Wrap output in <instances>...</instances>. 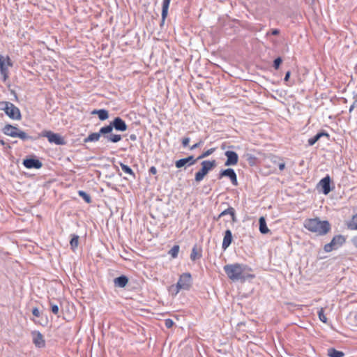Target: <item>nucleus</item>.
<instances>
[{
	"instance_id": "28",
	"label": "nucleus",
	"mask_w": 357,
	"mask_h": 357,
	"mask_svg": "<svg viewBox=\"0 0 357 357\" xmlns=\"http://www.w3.org/2000/svg\"><path fill=\"white\" fill-rule=\"evenodd\" d=\"M78 195L82 197L87 204H90L92 202L90 195L83 190H79Z\"/></svg>"
},
{
	"instance_id": "56",
	"label": "nucleus",
	"mask_w": 357,
	"mask_h": 357,
	"mask_svg": "<svg viewBox=\"0 0 357 357\" xmlns=\"http://www.w3.org/2000/svg\"><path fill=\"white\" fill-rule=\"evenodd\" d=\"M0 144L2 145H5L6 143L4 142L3 140L1 139V140H0Z\"/></svg>"
},
{
	"instance_id": "17",
	"label": "nucleus",
	"mask_w": 357,
	"mask_h": 357,
	"mask_svg": "<svg viewBox=\"0 0 357 357\" xmlns=\"http://www.w3.org/2000/svg\"><path fill=\"white\" fill-rule=\"evenodd\" d=\"M171 0H163L162 6V13H161V23L160 26H162L165 23V19L168 15V9Z\"/></svg>"
},
{
	"instance_id": "29",
	"label": "nucleus",
	"mask_w": 357,
	"mask_h": 357,
	"mask_svg": "<svg viewBox=\"0 0 357 357\" xmlns=\"http://www.w3.org/2000/svg\"><path fill=\"white\" fill-rule=\"evenodd\" d=\"M202 257V254L197 252V248L196 246L193 247L192 249V252L190 254V259L192 261H195Z\"/></svg>"
},
{
	"instance_id": "24",
	"label": "nucleus",
	"mask_w": 357,
	"mask_h": 357,
	"mask_svg": "<svg viewBox=\"0 0 357 357\" xmlns=\"http://www.w3.org/2000/svg\"><path fill=\"white\" fill-rule=\"evenodd\" d=\"M327 354L329 357H343L344 353L341 351H337L335 348H329L327 350Z\"/></svg>"
},
{
	"instance_id": "21",
	"label": "nucleus",
	"mask_w": 357,
	"mask_h": 357,
	"mask_svg": "<svg viewBox=\"0 0 357 357\" xmlns=\"http://www.w3.org/2000/svg\"><path fill=\"white\" fill-rule=\"evenodd\" d=\"M16 137H19L20 139H21L24 141L28 140V139L34 141L39 138V135L37 137H33V136L28 135L25 132L20 130L19 132H17V133L16 135Z\"/></svg>"
},
{
	"instance_id": "4",
	"label": "nucleus",
	"mask_w": 357,
	"mask_h": 357,
	"mask_svg": "<svg viewBox=\"0 0 357 357\" xmlns=\"http://www.w3.org/2000/svg\"><path fill=\"white\" fill-rule=\"evenodd\" d=\"M216 165L215 160L202 161L201 162V169L195 175V181L197 183L202 181L208 172L216 167Z\"/></svg>"
},
{
	"instance_id": "20",
	"label": "nucleus",
	"mask_w": 357,
	"mask_h": 357,
	"mask_svg": "<svg viewBox=\"0 0 357 357\" xmlns=\"http://www.w3.org/2000/svg\"><path fill=\"white\" fill-rule=\"evenodd\" d=\"M259 231L263 234H266L269 232V229L267 227L266 219L264 217H260L259 219Z\"/></svg>"
},
{
	"instance_id": "51",
	"label": "nucleus",
	"mask_w": 357,
	"mask_h": 357,
	"mask_svg": "<svg viewBox=\"0 0 357 357\" xmlns=\"http://www.w3.org/2000/svg\"><path fill=\"white\" fill-rule=\"evenodd\" d=\"M280 33V30L278 29H273L271 30V34L273 36H277Z\"/></svg>"
},
{
	"instance_id": "5",
	"label": "nucleus",
	"mask_w": 357,
	"mask_h": 357,
	"mask_svg": "<svg viewBox=\"0 0 357 357\" xmlns=\"http://www.w3.org/2000/svg\"><path fill=\"white\" fill-rule=\"evenodd\" d=\"M40 137H47L48 142L56 145H65L66 144L63 137L59 133H54L50 130H43L39 134Z\"/></svg>"
},
{
	"instance_id": "45",
	"label": "nucleus",
	"mask_w": 357,
	"mask_h": 357,
	"mask_svg": "<svg viewBox=\"0 0 357 357\" xmlns=\"http://www.w3.org/2000/svg\"><path fill=\"white\" fill-rule=\"evenodd\" d=\"M229 215H231L232 222H237V218H236V211H235V209L234 208H232V212H231Z\"/></svg>"
},
{
	"instance_id": "39",
	"label": "nucleus",
	"mask_w": 357,
	"mask_h": 357,
	"mask_svg": "<svg viewBox=\"0 0 357 357\" xmlns=\"http://www.w3.org/2000/svg\"><path fill=\"white\" fill-rule=\"evenodd\" d=\"M203 143H204L203 140L199 139L198 142H197L196 144H193L192 146L190 147V150L192 151V150H195L196 149L201 147L202 146Z\"/></svg>"
},
{
	"instance_id": "9",
	"label": "nucleus",
	"mask_w": 357,
	"mask_h": 357,
	"mask_svg": "<svg viewBox=\"0 0 357 357\" xmlns=\"http://www.w3.org/2000/svg\"><path fill=\"white\" fill-rule=\"evenodd\" d=\"M6 114L10 119L14 120H21L22 115L20 109L16 107L12 102L10 103V105L8 107H5Z\"/></svg>"
},
{
	"instance_id": "43",
	"label": "nucleus",
	"mask_w": 357,
	"mask_h": 357,
	"mask_svg": "<svg viewBox=\"0 0 357 357\" xmlns=\"http://www.w3.org/2000/svg\"><path fill=\"white\" fill-rule=\"evenodd\" d=\"M190 141V139L189 137H183L181 139V143H182L183 147H184V148L187 147L189 145Z\"/></svg>"
},
{
	"instance_id": "41",
	"label": "nucleus",
	"mask_w": 357,
	"mask_h": 357,
	"mask_svg": "<svg viewBox=\"0 0 357 357\" xmlns=\"http://www.w3.org/2000/svg\"><path fill=\"white\" fill-rule=\"evenodd\" d=\"M10 102L2 101L0 102V110L6 111L5 107H8L10 105Z\"/></svg>"
},
{
	"instance_id": "46",
	"label": "nucleus",
	"mask_w": 357,
	"mask_h": 357,
	"mask_svg": "<svg viewBox=\"0 0 357 357\" xmlns=\"http://www.w3.org/2000/svg\"><path fill=\"white\" fill-rule=\"evenodd\" d=\"M32 314H33V316H35L36 317H39L40 315V312L38 308H37V307L33 308Z\"/></svg>"
},
{
	"instance_id": "49",
	"label": "nucleus",
	"mask_w": 357,
	"mask_h": 357,
	"mask_svg": "<svg viewBox=\"0 0 357 357\" xmlns=\"http://www.w3.org/2000/svg\"><path fill=\"white\" fill-rule=\"evenodd\" d=\"M353 245L357 248V236H354L351 240Z\"/></svg>"
},
{
	"instance_id": "50",
	"label": "nucleus",
	"mask_w": 357,
	"mask_h": 357,
	"mask_svg": "<svg viewBox=\"0 0 357 357\" xmlns=\"http://www.w3.org/2000/svg\"><path fill=\"white\" fill-rule=\"evenodd\" d=\"M290 75H291V72L289 70L285 74V76H284V82L289 81V79L290 78Z\"/></svg>"
},
{
	"instance_id": "6",
	"label": "nucleus",
	"mask_w": 357,
	"mask_h": 357,
	"mask_svg": "<svg viewBox=\"0 0 357 357\" xmlns=\"http://www.w3.org/2000/svg\"><path fill=\"white\" fill-rule=\"evenodd\" d=\"M105 127L107 134L111 133L114 128L116 130L121 132L126 131L128 128V126L126 125L125 121L119 116L115 117L114 119L110 122L109 125H107Z\"/></svg>"
},
{
	"instance_id": "2",
	"label": "nucleus",
	"mask_w": 357,
	"mask_h": 357,
	"mask_svg": "<svg viewBox=\"0 0 357 357\" xmlns=\"http://www.w3.org/2000/svg\"><path fill=\"white\" fill-rule=\"evenodd\" d=\"M223 268L227 277L233 281L241 280V282H244L247 278H253L255 277L254 275L251 274L245 276L243 272L245 266L241 264H227Z\"/></svg>"
},
{
	"instance_id": "38",
	"label": "nucleus",
	"mask_w": 357,
	"mask_h": 357,
	"mask_svg": "<svg viewBox=\"0 0 357 357\" xmlns=\"http://www.w3.org/2000/svg\"><path fill=\"white\" fill-rule=\"evenodd\" d=\"M319 136L316 134L313 137H311L308 139V144L310 146H313L318 140H319Z\"/></svg>"
},
{
	"instance_id": "15",
	"label": "nucleus",
	"mask_w": 357,
	"mask_h": 357,
	"mask_svg": "<svg viewBox=\"0 0 357 357\" xmlns=\"http://www.w3.org/2000/svg\"><path fill=\"white\" fill-rule=\"evenodd\" d=\"M233 240L232 233L230 229H227L225 231L224 238L222 244V248L225 250L231 245Z\"/></svg>"
},
{
	"instance_id": "12",
	"label": "nucleus",
	"mask_w": 357,
	"mask_h": 357,
	"mask_svg": "<svg viewBox=\"0 0 357 357\" xmlns=\"http://www.w3.org/2000/svg\"><path fill=\"white\" fill-rule=\"evenodd\" d=\"M105 134H107V132L105 127L103 126L100 129L98 132H92L89 134L88 137L84 139V142L85 143L90 142H98L100 137L102 136L104 137Z\"/></svg>"
},
{
	"instance_id": "52",
	"label": "nucleus",
	"mask_w": 357,
	"mask_h": 357,
	"mask_svg": "<svg viewBox=\"0 0 357 357\" xmlns=\"http://www.w3.org/2000/svg\"><path fill=\"white\" fill-rule=\"evenodd\" d=\"M129 137H130V139L132 141L137 140V135L135 134H131Z\"/></svg>"
},
{
	"instance_id": "30",
	"label": "nucleus",
	"mask_w": 357,
	"mask_h": 357,
	"mask_svg": "<svg viewBox=\"0 0 357 357\" xmlns=\"http://www.w3.org/2000/svg\"><path fill=\"white\" fill-rule=\"evenodd\" d=\"M215 151V148L209 149L206 150V151L203 152L201 155H199L197 158V160H201V159L205 158L211 155Z\"/></svg>"
},
{
	"instance_id": "31",
	"label": "nucleus",
	"mask_w": 357,
	"mask_h": 357,
	"mask_svg": "<svg viewBox=\"0 0 357 357\" xmlns=\"http://www.w3.org/2000/svg\"><path fill=\"white\" fill-rule=\"evenodd\" d=\"M273 163L278 166L280 171H283L285 168V162L282 159L275 158V160H273Z\"/></svg>"
},
{
	"instance_id": "11",
	"label": "nucleus",
	"mask_w": 357,
	"mask_h": 357,
	"mask_svg": "<svg viewBox=\"0 0 357 357\" xmlns=\"http://www.w3.org/2000/svg\"><path fill=\"white\" fill-rule=\"evenodd\" d=\"M22 164L27 169H40L43 166V163L36 158H27Z\"/></svg>"
},
{
	"instance_id": "53",
	"label": "nucleus",
	"mask_w": 357,
	"mask_h": 357,
	"mask_svg": "<svg viewBox=\"0 0 357 357\" xmlns=\"http://www.w3.org/2000/svg\"><path fill=\"white\" fill-rule=\"evenodd\" d=\"M356 102H357V99H356L355 101L354 102V103L351 105V107L349 108V112H351L352 110L354 109L355 105Z\"/></svg>"
},
{
	"instance_id": "42",
	"label": "nucleus",
	"mask_w": 357,
	"mask_h": 357,
	"mask_svg": "<svg viewBox=\"0 0 357 357\" xmlns=\"http://www.w3.org/2000/svg\"><path fill=\"white\" fill-rule=\"evenodd\" d=\"M229 179H230V181H231V183H232L234 185H235V186H237V185H238V183L237 176H236V172L234 173V174L232 176H231V177L229 178Z\"/></svg>"
},
{
	"instance_id": "54",
	"label": "nucleus",
	"mask_w": 357,
	"mask_h": 357,
	"mask_svg": "<svg viewBox=\"0 0 357 357\" xmlns=\"http://www.w3.org/2000/svg\"><path fill=\"white\" fill-rule=\"evenodd\" d=\"M220 218H221V216H220V214H219L217 217H214L213 219L215 220H218Z\"/></svg>"
},
{
	"instance_id": "40",
	"label": "nucleus",
	"mask_w": 357,
	"mask_h": 357,
	"mask_svg": "<svg viewBox=\"0 0 357 357\" xmlns=\"http://www.w3.org/2000/svg\"><path fill=\"white\" fill-rule=\"evenodd\" d=\"M232 208H233V207L229 206L227 208H226L225 210H224L223 211H222L220 213V216L222 217V216H225L226 215H229L230 213L232 212Z\"/></svg>"
},
{
	"instance_id": "27",
	"label": "nucleus",
	"mask_w": 357,
	"mask_h": 357,
	"mask_svg": "<svg viewBox=\"0 0 357 357\" xmlns=\"http://www.w3.org/2000/svg\"><path fill=\"white\" fill-rule=\"evenodd\" d=\"M120 166H121L122 170L125 173H126V174H129L130 176H131L133 179H135L136 178L135 174L134 173L132 169L129 166H128L127 165H125V164H123L122 162H120Z\"/></svg>"
},
{
	"instance_id": "34",
	"label": "nucleus",
	"mask_w": 357,
	"mask_h": 357,
	"mask_svg": "<svg viewBox=\"0 0 357 357\" xmlns=\"http://www.w3.org/2000/svg\"><path fill=\"white\" fill-rule=\"evenodd\" d=\"M184 160H185L186 163L190 166L194 165L198 160L195 159L193 155H189L187 158H184Z\"/></svg>"
},
{
	"instance_id": "36",
	"label": "nucleus",
	"mask_w": 357,
	"mask_h": 357,
	"mask_svg": "<svg viewBox=\"0 0 357 357\" xmlns=\"http://www.w3.org/2000/svg\"><path fill=\"white\" fill-rule=\"evenodd\" d=\"M282 62V59L281 57H277L273 61V66L275 69L278 70L280 68V66L281 65Z\"/></svg>"
},
{
	"instance_id": "33",
	"label": "nucleus",
	"mask_w": 357,
	"mask_h": 357,
	"mask_svg": "<svg viewBox=\"0 0 357 357\" xmlns=\"http://www.w3.org/2000/svg\"><path fill=\"white\" fill-rule=\"evenodd\" d=\"M318 316L321 321L324 323L327 322V318L326 315L324 314V310L323 308H321L318 312Z\"/></svg>"
},
{
	"instance_id": "48",
	"label": "nucleus",
	"mask_w": 357,
	"mask_h": 357,
	"mask_svg": "<svg viewBox=\"0 0 357 357\" xmlns=\"http://www.w3.org/2000/svg\"><path fill=\"white\" fill-rule=\"evenodd\" d=\"M149 172L150 174L155 175L157 174V169L155 167L152 166L150 167Z\"/></svg>"
},
{
	"instance_id": "22",
	"label": "nucleus",
	"mask_w": 357,
	"mask_h": 357,
	"mask_svg": "<svg viewBox=\"0 0 357 357\" xmlns=\"http://www.w3.org/2000/svg\"><path fill=\"white\" fill-rule=\"evenodd\" d=\"M104 139H107V142L116 143V142L121 141V135H117V134H113L111 132L109 134H105Z\"/></svg>"
},
{
	"instance_id": "55",
	"label": "nucleus",
	"mask_w": 357,
	"mask_h": 357,
	"mask_svg": "<svg viewBox=\"0 0 357 357\" xmlns=\"http://www.w3.org/2000/svg\"><path fill=\"white\" fill-rule=\"evenodd\" d=\"M252 159H255V158L253 156H252L251 155H249V158H248V160H252Z\"/></svg>"
},
{
	"instance_id": "1",
	"label": "nucleus",
	"mask_w": 357,
	"mask_h": 357,
	"mask_svg": "<svg viewBox=\"0 0 357 357\" xmlns=\"http://www.w3.org/2000/svg\"><path fill=\"white\" fill-rule=\"evenodd\" d=\"M303 225L306 229L318 236H324L331 229V225L328 220H321L319 218L306 219Z\"/></svg>"
},
{
	"instance_id": "18",
	"label": "nucleus",
	"mask_w": 357,
	"mask_h": 357,
	"mask_svg": "<svg viewBox=\"0 0 357 357\" xmlns=\"http://www.w3.org/2000/svg\"><path fill=\"white\" fill-rule=\"evenodd\" d=\"M128 278L124 275L114 279V284L116 287L123 288L128 283Z\"/></svg>"
},
{
	"instance_id": "25",
	"label": "nucleus",
	"mask_w": 357,
	"mask_h": 357,
	"mask_svg": "<svg viewBox=\"0 0 357 357\" xmlns=\"http://www.w3.org/2000/svg\"><path fill=\"white\" fill-rule=\"evenodd\" d=\"M234 173H235L234 170L231 168H228L226 169L221 170L218 175V178L221 179L224 176L228 177L229 178L231 176H232L234 174Z\"/></svg>"
},
{
	"instance_id": "13",
	"label": "nucleus",
	"mask_w": 357,
	"mask_h": 357,
	"mask_svg": "<svg viewBox=\"0 0 357 357\" xmlns=\"http://www.w3.org/2000/svg\"><path fill=\"white\" fill-rule=\"evenodd\" d=\"M225 155L227 157V160L225 163V166H232L238 163V156L235 151H227L225 153Z\"/></svg>"
},
{
	"instance_id": "19",
	"label": "nucleus",
	"mask_w": 357,
	"mask_h": 357,
	"mask_svg": "<svg viewBox=\"0 0 357 357\" xmlns=\"http://www.w3.org/2000/svg\"><path fill=\"white\" fill-rule=\"evenodd\" d=\"M92 114H98V118L100 121H105L108 119L109 113L108 111L105 109H94L91 112Z\"/></svg>"
},
{
	"instance_id": "35",
	"label": "nucleus",
	"mask_w": 357,
	"mask_h": 357,
	"mask_svg": "<svg viewBox=\"0 0 357 357\" xmlns=\"http://www.w3.org/2000/svg\"><path fill=\"white\" fill-rule=\"evenodd\" d=\"M186 165L187 163L184 158L179 159L175 162V166L176 168H181Z\"/></svg>"
},
{
	"instance_id": "23",
	"label": "nucleus",
	"mask_w": 357,
	"mask_h": 357,
	"mask_svg": "<svg viewBox=\"0 0 357 357\" xmlns=\"http://www.w3.org/2000/svg\"><path fill=\"white\" fill-rule=\"evenodd\" d=\"M347 226L349 229L357 230V213L352 215L351 219L347 222Z\"/></svg>"
},
{
	"instance_id": "10",
	"label": "nucleus",
	"mask_w": 357,
	"mask_h": 357,
	"mask_svg": "<svg viewBox=\"0 0 357 357\" xmlns=\"http://www.w3.org/2000/svg\"><path fill=\"white\" fill-rule=\"evenodd\" d=\"M331 179L329 175H326L324 178L320 180L317 184V188H321V191L324 195H328L333 188L331 187Z\"/></svg>"
},
{
	"instance_id": "47",
	"label": "nucleus",
	"mask_w": 357,
	"mask_h": 357,
	"mask_svg": "<svg viewBox=\"0 0 357 357\" xmlns=\"http://www.w3.org/2000/svg\"><path fill=\"white\" fill-rule=\"evenodd\" d=\"M317 135L319 136V138H321V137H324V136H325L328 138L330 137L329 134L324 130H322V131L318 132Z\"/></svg>"
},
{
	"instance_id": "3",
	"label": "nucleus",
	"mask_w": 357,
	"mask_h": 357,
	"mask_svg": "<svg viewBox=\"0 0 357 357\" xmlns=\"http://www.w3.org/2000/svg\"><path fill=\"white\" fill-rule=\"evenodd\" d=\"M192 284V279L190 273H184L181 274L176 284L172 285L169 291L172 294L176 295L181 290H189Z\"/></svg>"
},
{
	"instance_id": "14",
	"label": "nucleus",
	"mask_w": 357,
	"mask_h": 357,
	"mask_svg": "<svg viewBox=\"0 0 357 357\" xmlns=\"http://www.w3.org/2000/svg\"><path fill=\"white\" fill-rule=\"evenodd\" d=\"M31 335L33 337V342L36 347L43 348L45 346V341L44 337L39 331H32Z\"/></svg>"
},
{
	"instance_id": "7",
	"label": "nucleus",
	"mask_w": 357,
	"mask_h": 357,
	"mask_svg": "<svg viewBox=\"0 0 357 357\" xmlns=\"http://www.w3.org/2000/svg\"><path fill=\"white\" fill-rule=\"evenodd\" d=\"M346 242V238L343 235L339 234L335 235L332 238L331 241L326 244L324 247V250L326 252H330L333 250H336L341 247Z\"/></svg>"
},
{
	"instance_id": "37",
	"label": "nucleus",
	"mask_w": 357,
	"mask_h": 357,
	"mask_svg": "<svg viewBox=\"0 0 357 357\" xmlns=\"http://www.w3.org/2000/svg\"><path fill=\"white\" fill-rule=\"evenodd\" d=\"M50 309H51V311L52 312V313H54V314H57L59 312V307L58 305L54 304L51 302L50 303Z\"/></svg>"
},
{
	"instance_id": "26",
	"label": "nucleus",
	"mask_w": 357,
	"mask_h": 357,
	"mask_svg": "<svg viewBox=\"0 0 357 357\" xmlns=\"http://www.w3.org/2000/svg\"><path fill=\"white\" fill-rule=\"evenodd\" d=\"M79 236L77 234H71V239L70 241V245L71 249L74 251L78 247L79 244Z\"/></svg>"
},
{
	"instance_id": "8",
	"label": "nucleus",
	"mask_w": 357,
	"mask_h": 357,
	"mask_svg": "<svg viewBox=\"0 0 357 357\" xmlns=\"http://www.w3.org/2000/svg\"><path fill=\"white\" fill-rule=\"evenodd\" d=\"M8 66H13V62L8 56L4 57L0 56V74L3 77V81L6 82L9 77Z\"/></svg>"
},
{
	"instance_id": "16",
	"label": "nucleus",
	"mask_w": 357,
	"mask_h": 357,
	"mask_svg": "<svg viewBox=\"0 0 357 357\" xmlns=\"http://www.w3.org/2000/svg\"><path fill=\"white\" fill-rule=\"evenodd\" d=\"M19 130L20 129L10 124L6 125L2 129V131L5 135L13 137H16V135Z\"/></svg>"
},
{
	"instance_id": "44",
	"label": "nucleus",
	"mask_w": 357,
	"mask_h": 357,
	"mask_svg": "<svg viewBox=\"0 0 357 357\" xmlns=\"http://www.w3.org/2000/svg\"><path fill=\"white\" fill-rule=\"evenodd\" d=\"M165 325L167 328H170L174 325V321L171 319H167L165 320Z\"/></svg>"
},
{
	"instance_id": "32",
	"label": "nucleus",
	"mask_w": 357,
	"mask_h": 357,
	"mask_svg": "<svg viewBox=\"0 0 357 357\" xmlns=\"http://www.w3.org/2000/svg\"><path fill=\"white\" fill-rule=\"evenodd\" d=\"M179 245H174L170 250L169 251V254L173 257L176 258L178 256L179 252Z\"/></svg>"
}]
</instances>
